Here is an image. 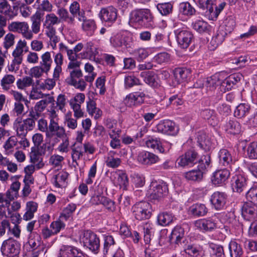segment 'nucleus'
I'll return each mask as SVG.
<instances>
[{
    "label": "nucleus",
    "mask_w": 257,
    "mask_h": 257,
    "mask_svg": "<svg viewBox=\"0 0 257 257\" xmlns=\"http://www.w3.org/2000/svg\"><path fill=\"white\" fill-rule=\"evenodd\" d=\"M101 205H102L105 209L109 212H112L115 210L116 206L115 202L105 196L103 198Z\"/></svg>",
    "instance_id": "nucleus-61"
},
{
    "label": "nucleus",
    "mask_w": 257,
    "mask_h": 257,
    "mask_svg": "<svg viewBox=\"0 0 257 257\" xmlns=\"http://www.w3.org/2000/svg\"><path fill=\"white\" fill-rule=\"evenodd\" d=\"M256 204L249 201L243 203L241 207V215L245 220L253 221L257 217Z\"/></svg>",
    "instance_id": "nucleus-9"
},
{
    "label": "nucleus",
    "mask_w": 257,
    "mask_h": 257,
    "mask_svg": "<svg viewBox=\"0 0 257 257\" xmlns=\"http://www.w3.org/2000/svg\"><path fill=\"white\" fill-rule=\"evenodd\" d=\"M175 122L169 119L164 120L157 125L156 131L162 134L171 135L175 130Z\"/></svg>",
    "instance_id": "nucleus-21"
},
{
    "label": "nucleus",
    "mask_w": 257,
    "mask_h": 257,
    "mask_svg": "<svg viewBox=\"0 0 257 257\" xmlns=\"http://www.w3.org/2000/svg\"><path fill=\"white\" fill-rule=\"evenodd\" d=\"M147 147L152 149H156L160 153H163L165 151L162 147L160 139L152 136H148L144 140Z\"/></svg>",
    "instance_id": "nucleus-26"
},
{
    "label": "nucleus",
    "mask_w": 257,
    "mask_h": 257,
    "mask_svg": "<svg viewBox=\"0 0 257 257\" xmlns=\"http://www.w3.org/2000/svg\"><path fill=\"white\" fill-rule=\"evenodd\" d=\"M199 161L198 154L194 150H189L180 156L178 164L183 167H191L197 163L199 164Z\"/></svg>",
    "instance_id": "nucleus-8"
},
{
    "label": "nucleus",
    "mask_w": 257,
    "mask_h": 257,
    "mask_svg": "<svg viewBox=\"0 0 257 257\" xmlns=\"http://www.w3.org/2000/svg\"><path fill=\"white\" fill-rule=\"evenodd\" d=\"M0 13L4 14L9 19H12L17 15V13L12 10L8 0H0Z\"/></svg>",
    "instance_id": "nucleus-30"
},
{
    "label": "nucleus",
    "mask_w": 257,
    "mask_h": 257,
    "mask_svg": "<svg viewBox=\"0 0 257 257\" xmlns=\"http://www.w3.org/2000/svg\"><path fill=\"white\" fill-rule=\"evenodd\" d=\"M33 82L32 77L26 76L22 79H19L17 80V85L19 89H23L25 87L31 86Z\"/></svg>",
    "instance_id": "nucleus-54"
},
{
    "label": "nucleus",
    "mask_w": 257,
    "mask_h": 257,
    "mask_svg": "<svg viewBox=\"0 0 257 257\" xmlns=\"http://www.w3.org/2000/svg\"><path fill=\"white\" fill-rule=\"evenodd\" d=\"M229 250L231 257H241L243 252L240 244L233 240L229 244Z\"/></svg>",
    "instance_id": "nucleus-36"
},
{
    "label": "nucleus",
    "mask_w": 257,
    "mask_h": 257,
    "mask_svg": "<svg viewBox=\"0 0 257 257\" xmlns=\"http://www.w3.org/2000/svg\"><path fill=\"white\" fill-rule=\"evenodd\" d=\"M121 162V161L120 159L114 158L112 156L108 157L106 160V166L112 168H116L118 167L120 165Z\"/></svg>",
    "instance_id": "nucleus-62"
},
{
    "label": "nucleus",
    "mask_w": 257,
    "mask_h": 257,
    "mask_svg": "<svg viewBox=\"0 0 257 257\" xmlns=\"http://www.w3.org/2000/svg\"><path fill=\"white\" fill-rule=\"evenodd\" d=\"M61 219L59 218L58 220L52 222L50 225V228L55 234L59 232L62 229H64L65 226V223Z\"/></svg>",
    "instance_id": "nucleus-59"
},
{
    "label": "nucleus",
    "mask_w": 257,
    "mask_h": 257,
    "mask_svg": "<svg viewBox=\"0 0 257 257\" xmlns=\"http://www.w3.org/2000/svg\"><path fill=\"white\" fill-rule=\"evenodd\" d=\"M60 24L58 19V17L54 13H49L45 16V19L43 23L44 27L47 29L46 31L55 30L54 27L55 25H58Z\"/></svg>",
    "instance_id": "nucleus-24"
},
{
    "label": "nucleus",
    "mask_w": 257,
    "mask_h": 257,
    "mask_svg": "<svg viewBox=\"0 0 257 257\" xmlns=\"http://www.w3.org/2000/svg\"><path fill=\"white\" fill-rule=\"evenodd\" d=\"M58 257H84L82 252L76 247H64L59 251Z\"/></svg>",
    "instance_id": "nucleus-23"
},
{
    "label": "nucleus",
    "mask_w": 257,
    "mask_h": 257,
    "mask_svg": "<svg viewBox=\"0 0 257 257\" xmlns=\"http://www.w3.org/2000/svg\"><path fill=\"white\" fill-rule=\"evenodd\" d=\"M199 8L203 10H206V15L209 17L210 14V8L213 7L214 3L216 0H194Z\"/></svg>",
    "instance_id": "nucleus-48"
},
{
    "label": "nucleus",
    "mask_w": 257,
    "mask_h": 257,
    "mask_svg": "<svg viewBox=\"0 0 257 257\" xmlns=\"http://www.w3.org/2000/svg\"><path fill=\"white\" fill-rule=\"evenodd\" d=\"M82 72L80 69H75L70 72V78L66 79L69 84L76 81L77 78H80L82 76Z\"/></svg>",
    "instance_id": "nucleus-60"
},
{
    "label": "nucleus",
    "mask_w": 257,
    "mask_h": 257,
    "mask_svg": "<svg viewBox=\"0 0 257 257\" xmlns=\"http://www.w3.org/2000/svg\"><path fill=\"white\" fill-rule=\"evenodd\" d=\"M195 12V9L188 2H181L179 4V13L184 15L190 16Z\"/></svg>",
    "instance_id": "nucleus-47"
},
{
    "label": "nucleus",
    "mask_w": 257,
    "mask_h": 257,
    "mask_svg": "<svg viewBox=\"0 0 257 257\" xmlns=\"http://www.w3.org/2000/svg\"><path fill=\"white\" fill-rule=\"evenodd\" d=\"M231 182L233 191L241 193L246 190L248 179L244 174L239 173L232 177Z\"/></svg>",
    "instance_id": "nucleus-10"
},
{
    "label": "nucleus",
    "mask_w": 257,
    "mask_h": 257,
    "mask_svg": "<svg viewBox=\"0 0 257 257\" xmlns=\"http://www.w3.org/2000/svg\"><path fill=\"white\" fill-rule=\"evenodd\" d=\"M230 175V170L227 168L217 170L213 173L211 180L214 185L222 186L225 184Z\"/></svg>",
    "instance_id": "nucleus-11"
},
{
    "label": "nucleus",
    "mask_w": 257,
    "mask_h": 257,
    "mask_svg": "<svg viewBox=\"0 0 257 257\" xmlns=\"http://www.w3.org/2000/svg\"><path fill=\"white\" fill-rule=\"evenodd\" d=\"M20 185L21 183L19 181L13 182L11 184L10 188L6 193V197L11 201L13 200L15 198H17L18 196Z\"/></svg>",
    "instance_id": "nucleus-39"
},
{
    "label": "nucleus",
    "mask_w": 257,
    "mask_h": 257,
    "mask_svg": "<svg viewBox=\"0 0 257 257\" xmlns=\"http://www.w3.org/2000/svg\"><path fill=\"white\" fill-rule=\"evenodd\" d=\"M178 73L179 78L178 77V84L182 83V86L188 82L191 76V70L186 68H178Z\"/></svg>",
    "instance_id": "nucleus-37"
},
{
    "label": "nucleus",
    "mask_w": 257,
    "mask_h": 257,
    "mask_svg": "<svg viewBox=\"0 0 257 257\" xmlns=\"http://www.w3.org/2000/svg\"><path fill=\"white\" fill-rule=\"evenodd\" d=\"M194 30L200 33H208L211 30V26L203 20H198L192 23Z\"/></svg>",
    "instance_id": "nucleus-38"
},
{
    "label": "nucleus",
    "mask_w": 257,
    "mask_h": 257,
    "mask_svg": "<svg viewBox=\"0 0 257 257\" xmlns=\"http://www.w3.org/2000/svg\"><path fill=\"white\" fill-rule=\"evenodd\" d=\"M57 14L58 15V19L60 23L64 22L68 24H74L75 21L74 17L70 16L66 9L63 8L58 9L57 11Z\"/></svg>",
    "instance_id": "nucleus-34"
},
{
    "label": "nucleus",
    "mask_w": 257,
    "mask_h": 257,
    "mask_svg": "<svg viewBox=\"0 0 257 257\" xmlns=\"http://www.w3.org/2000/svg\"><path fill=\"white\" fill-rule=\"evenodd\" d=\"M225 131L233 135L239 134L241 131L240 124L235 119H230L224 125Z\"/></svg>",
    "instance_id": "nucleus-28"
},
{
    "label": "nucleus",
    "mask_w": 257,
    "mask_h": 257,
    "mask_svg": "<svg viewBox=\"0 0 257 257\" xmlns=\"http://www.w3.org/2000/svg\"><path fill=\"white\" fill-rule=\"evenodd\" d=\"M247 155L250 159H257V142L249 144L247 149Z\"/></svg>",
    "instance_id": "nucleus-53"
},
{
    "label": "nucleus",
    "mask_w": 257,
    "mask_h": 257,
    "mask_svg": "<svg viewBox=\"0 0 257 257\" xmlns=\"http://www.w3.org/2000/svg\"><path fill=\"white\" fill-rule=\"evenodd\" d=\"M226 4L224 2L220 3L218 6L214 3L213 7L210 8V14L209 19L211 20H214L217 19L219 14L223 10Z\"/></svg>",
    "instance_id": "nucleus-42"
},
{
    "label": "nucleus",
    "mask_w": 257,
    "mask_h": 257,
    "mask_svg": "<svg viewBox=\"0 0 257 257\" xmlns=\"http://www.w3.org/2000/svg\"><path fill=\"white\" fill-rule=\"evenodd\" d=\"M180 254L185 257H202L203 252L198 247L190 244L185 249L180 251Z\"/></svg>",
    "instance_id": "nucleus-27"
},
{
    "label": "nucleus",
    "mask_w": 257,
    "mask_h": 257,
    "mask_svg": "<svg viewBox=\"0 0 257 257\" xmlns=\"http://www.w3.org/2000/svg\"><path fill=\"white\" fill-rule=\"evenodd\" d=\"M103 253L106 254L111 247L115 244V241L112 235L106 234L103 235Z\"/></svg>",
    "instance_id": "nucleus-49"
},
{
    "label": "nucleus",
    "mask_w": 257,
    "mask_h": 257,
    "mask_svg": "<svg viewBox=\"0 0 257 257\" xmlns=\"http://www.w3.org/2000/svg\"><path fill=\"white\" fill-rule=\"evenodd\" d=\"M195 226L203 232L212 231L216 228V223L212 218H208L196 221Z\"/></svg>",
    "instance_id": "nucleus-19"
},
{
    "label": "nucleus",
    "mask_w": 257,
    "mask_h": 257,
    "mask_svg": "<svg viewBox=\"0 0 257 257\" xmlns=\"http://www.w3.org/2000/svg\"><path fill=\"white\" fill-rule=\"evenodd\" d=\"M111 45L114 47L124 46L126 48H131L133 45V38L131 34L125 35L118 33L110 39Z\"/></svg>",
    "instance_id": "nucleus-7"
},
{
    "label": "nucleus",
    "mask_w": 257,
    "mask_h": 257,
    "mask_svg": "<svg viewBox=\"0 0 257 257\" xmlns=\"http://www.w3.org/2000/svg\"><path fill=\"white\" fill-rule=\"evenodd\" d=\"M192 38V34L186 30H182L178 33V45L182 49L188 47Z\"/></svg>",
    "instance_id": "nucleus-22"
},
{
    "label": "nucleus",
    "mask_w": 257,
    "mask_h": 257,
    "mask_svg": "<svg viewBox=\"0 0 257 257\" xmlns=\"http://www.w3.org/2000/svg\"><path fill=\"white\" fill-rule=\"evenodd\" d=\"M68 174L66 172H61L53 177V184L57 188H62L65 185Z\"/></svg>",
    "instance_id": "nucleus-41"
},
{
    "label": "nucleus",
    "mask_w": 257,
    "mask_h": 257,
    "mask_svg": "<svg viewBox=\"0 0 257 257\" xmlns=\"http://www.w3.org/2000/svg\"><path fill=\"white\" fill-rule=\"evenodd\" d=\"M153 189H151L150 198L152 199L158 200L167 195L168 192L167 184L162 182L159 184L153 183L152 185Z\"/></svg>",
    "instance_id": "nucleus-14"
},
{
    "label": "nucleus",
    "mask_w": 257,
    "mask_h": 257,
    "mask_svg": "<svg viewBox=\"0 0 257 257\" xmlns=\"http://www.w3.org/2000/svg\"><path fill=\"white\" fill-rule=\"evenodd\" d=\"M157 9L162 15L166 16L170 14L172 11V5L169 3L158 4L157 6Z\"/></svg>",
    "instance_id": "nucleus-52"
},
{
    "label": "nucleus",
    "mask_w": 257,
    "mask_h": 257,
    "mask_svg": "<svg viewBox=\"0 0 257 257\" xmlns=\"http://www.w3.org/2000/svg\"><path fill=\"white\" fill-rule=\"evenodd\" d=\"M15 80V78L12 75L7 74L5 75L1 82L3 88L5 90H8L9 89V86L8 85L13 83Z\"/></svg>",
    "instance_id": "nucleus-58"
},
{
    "label": "nucleus",
    "mask_w": 257,
    "mask_h": 257,
    "mask_svg": "<svg viewBox=\"0 0 257 257\" xmlns=\"http://www.w3.org/2000/svg\"><path fill=\"white\" fill-rule=\"evenodd\" d=\"M10 31L21 33L27 39L31 40L33 37L31 31L29 30L28 24L26 22H13L8 25Z\"/></svg>",
    "instance_id": "nucleus-6"
},
{
    "label": "nucleus",
    "mask_w": 257,
    "mask_h": 257,
    "mask_svg": "<svg viewBox=\"0 0 257 257\" xmlns=\"http://www.w3.org/2000/svg\"><path fill=\"white\" fill-rule=\"evenodd\" d=\"M43 15V13H42L40 11H37L35 14L31 17V19L32 22L31 32L32 33L38 34L40 32L41 22Z\"/></svg>",
    "instance_id": "nucleus-32"
},
{
    "label": "nucleus",
    "mask_w": 257,
    "mask_h": 257,
    "mask_svg": "<svg viewBox=\"0 0 257 257\" xmlns=\"http://www.w3.org/2000/svg\"><path fill=\"white\" fill-rule=\"evenodd\" d=\"M42 61L40 62V65L44 68V70L49 72L51 69L53 60L51 58L50 52H46L41 56Z\"/></svg>",
    "instance_id": "nucleus-45"
},
{
    "label": "nucleus",
    "mask_w": 257,
    "mask_h": 257,
    "mask_svg": "<svg viewBox=\"0 0 257 257\" xmlns=\"http://www.w3.org/2000/svg\"><path fill=\"white\" fill-rule=\"evenodd\" d=\"M21 244L12 237L5 240L2 244L1 251L3 255L8 257H16L20 253Z\"/></svg>",
    "instance_id": "nucleus-4"
},
{
    "label": "nucleus",
    "mask_w": 257,
    "mask_h": 257,
    "mask_svg": "<svg viewBox=\"0 0 257 257\" xmlns=\"http://www.w3.org/2000/svg\"><path fill=\"white\" fill-rule=\"evenodd\" d=\"M209 248L211 257H225L223 247L220 244L209 243Z\"/></svg>",
    "instance_id": "nucleus-35"
},
{
    "label": "nucleus",
    "mask_w": 257,
    "mask_h": 257,
    "mask_svg": "<svg viewBox=\"0 0 257 257\" xmlns=\"http://www.w3.org/2000/svg\"><path fill=\"white\" fill-rule=\"evenodd\" d=\"M134 55L138 61H141L148 57L149 53L147 49L139 48L134 51Z\"/></svg>",
    "instance_id": "nucleus-56"
},
{
    "label": "nucleus",
    "mask_w": 257,
    "mask_h": 257,
    "mask_svg": "<svg viewBox=\"0 0 257 257\" xmlns=\"http://www.w3.org/2000/svg\"><path fill=\"white\" fill-rule=\"evenodd\" d=\"M81 234L80 239L84 247L94 254H97L100 247V240L98 235L90 230H84Z\"/></svg>",
    "instance_id": "nucleus-2"
},
{
    "label": "nucleus",
    "mask_w": 257,
    "mask_h": 257,
    "mask_svg": "<svg viewBox=\"0 0 257 257\" xmlns=\"http://www.w3.org/2000/svg\"><path fill=\"white\" fill-rule=\"evenodd\" d=\"M242 75L239 73H234L230 75L221 83V87L224 91H229L234 85L239 82Z\"/></svg>",
    "instance_id": "nucleus-20"
},
{
    "label": "nucleus",
    "mask_w": 257,
    "mask_h": 257,
    "mask_svg": "<svg viewBox=\"0 0 257 257\" xmlns=\"http://www.w3.org/2000/svg\"><path fill=\"white\" fill-rule=\"evenodd\" d=\"M116 181L120 188H122L123 189H126V187L128 185V180L125 173H119L117 175Z\"/></svg>",
    "instance_id": "nucleus-55"
},
{
    "label": "nucleus",
    "mask_w": 257,
    "mask_h": 257,
    "mask_svg": "<svg viewBox=\"0 0 257 257\" xmlns=\"http://www.w3.org/2000/svg\"><path fill=\"white\" fill-rule=\"evenodd\" d=\"M49 130L48 136L53 137L55 136L57 138H55L54 143H57L59 142V139H62L66 136L65 130L62 126H60L55 119H51L50 124L48 127Z\"/></svg>",
    "instance_id": "nucleus-12"
},
{
    "label": "nucleus",
    "mask_w": 257,
    "mask_h": 257,
    "mask_svg": "<svg viewBox=\"0 0 257 257\" xmlns=\"http://www.w3.org/2000/svg\"><path fill=\"white\" fill-rule=\"evenodd\" d=\"M76 208V205L75 204L71 203L68 204L65 208L63 210L62 213L60 216V218L62 220L64 219L67 220L72 215V214L75 211Z\"/></svg>",
    "instance_id": "nucleus-50"
},
{
    "label": "nucleus",
    "mask_w": 257,
    "mask_h": 257,
    "mask_svg": "<svg viewBox=\"0 0 257 257\" xmlns=\"http://www.w3.org/2000/svg\"><path fill=\"white\" fill-rule=\"evenodd\" d=\"M201 116L208 121L211 125H215L217 124V119L214 114V112L209 109H205L201 112Z\"/></svg>",
    "instance_id": "nucleus-43"
},
{
    "label": "nucleus",
    "mask_w": 257,
    "mask_h": 257,
    "mask_svg": "<svg viewBox=\"0 0 257 257\" xmlns=\"http://www.w3.org/2000/svg\"><path fill=\"white\" fill-rule=\"evenodd\" d=\"M130 20L132 23L146 28H152L155 26L154 16L148 9L133 11L130 14Z\"/></svg>",
    "instance_id": "nucleus-1"
},
{
    "label": "nucleus",
    "mask_w": 257,
    "mask_h": 257,
    "mask_svg": "<svg viewBox=\"0 0 257 257\" xmlns=\"http://www.w3.org/2000/svg\"><path fill=\"white\" fill-rule=\"evenodd\" d=\"M174 216L169 212H162L158 215V221L160 225L165 226L171 223L173 220Z\"/></svg>",
    "instance_id": "nucleus-46"
},
{
    "label": "nucleus",
    "mask_w": 257,
    "mask_h": 257,
    "mask_svg": "<svg viewBox=\"0 0 257 257\" xmlns=\"http://www.w3.org/2000/svg\"><path fill=\"white\" fill-rule=\"evenodd\" d=\"M137 160L142 165H151L158 163L160 159L158 156L153 153L143 151L139 153Z\"/></svg>",
    "instance_id": "nucleus-16"
},
{
    "label": "nucleus",
    "mask_w": 257,
    "mask_h": 257,
    "mask_svg": "<svg viewBox=\"0 0 257 257\" xmlns=\"http://www.w3.org/2000/svg\"><path fill=\"white\" fill-rule=\"evenodd\" d=\"M140 84V80L134 75H128L125 77L124 87L126 89H128L133 87L135 85H138Z\"/></svg>",
    "instance_id": "nucleus-51"
},
{
    "label": "nucleus",
    "mask_w": 257,
    "mask_h": 257,
    "mask_svg": "<svg viewBox=\"0 0 257 257\" xmlns=\"http://www.w3.org/2000/svg\"><path fill=\"white\" fill-rule=\"evenodd\" d=\"M99 16L102 21L112 23L117 18V10L112 6H109L101 9Z\"/></svg>",
    "instance_id": "nucleus-17"
},
{
    "label": "nucleus",
    "mask_w": 257,
    "mask_h": 257,
    "mask_svg": "<svg viewBox=\"0 0 257 257\" xmlns=\"http://www.w3.org/2000/svg\"><path fill=\"white\" fill-rule=\"evenodd\" d=\"M250 109V106L248 103H240L236 107L234 111V115L239 118L245 117L249 113Z\"/></svg>",
    "instance_id": "nucleus-31"
},
{
    "label": "nucleus",
    "mask_w": 257,
    "mask_h": 257,
    "mask_svg": "<svg viewBox=\"0 0 257 257\" xmlns=\"http://www.w3.org/2000/svg\"><path fill=\"white\" fill-rule=\"evenodd\" d=\"M146 94L144 92H135L127 95L124 102L128 107L141 105L144 102Z\"/></svg>",
    "instance_id": "nucleus-13"
},
{
    "label": "nucleus",
    "mask_w": 257,
    "mask_h": 257,
    "mask_svg": "<svg viewBox=\"0 0 257 257\" xmlns=\"http://www.w3.org/2000/svg\"><path fill=\"white\" fill-rule=\"evenodd\" d=\"M14 127L16 130L17 135L18 137L26 136L29 130L26 128L23 121H21V118H17L14 123Z\"/></svg>",
    "instance_id": "nucleus-44"
},
{
    "label": "nucleus",
    "mask_w": 257,
    "mask_h": 257,
    "mask_svg": "<svg viewBox=\"0 0 257 257\" xmlns=\"http://www.w3.org/2000/svg\"><path fill=\"white\" fill-rule=\"evenodd\" d=\"M219 164L226 167H229L231 171L233 170L232 166L235 162L233 161L230 152L227 149H222L218 153Z\"/></svg>",
    "instance_id": "nucleus-18"
},
{
    "label": "nucleus",
    "mask_w": 257,
    "mask_h": 257,
    "mask_svg": "<svg viewBox=\"0 0 257 257\" xmlns=\"http://www.w3.org/2000/svg\"><path fill=\"white\" fill-rule=\"evenodd\" d=\"M227 195L224 192L216 191L211 196L210 202L212 206L216 210L223 209L226 202Z\"/></svg>",
    "instance_id": "nucleus-15"
},
{
    "label": "nucleus",
    "mask_w": 257,
    "mask_h": 257,
    "mask_svg": "<svg viewBox=\"0 0 257 257\" xmlns=\"http://www.w3.org/2000/svg\"><path fill=\"white\" fill-rule=\"evenodd\" d=\"M42 155L39 152L37 147L31 148V151L30 153L31 162L35 165L37 169H40L44 166L43 159L41 157Z\"/></svg>",
    "instance_id": "nucleus-25"
},
{
    "label": "nucleus",
    "mask_w": 257,
    "mask_h": 257,
    "mask_svg": "<svg viewBox=\"0 0 257 257\" xmlns=\"http://www.w3.org/2000/svg\"><path fill=\"white\" fill-rule=\"evenodd\" d=\"M246 197L248 201L257 204V185L250 188L246 193Z\"/></svg>",
    "instance_id": "nucleus-57"
},
{
    "label": "nucleus",
    "mask_w": 257,
    "mask_h": 257,
    "mask_svg": "<svg viewBox=\"0 0 257 257\" xmlns=\"http://www.w3.org/2000/svg\"><path fill=\"white\" fill-rule=\"evenodd\" d=\"M96 28L95 21L92 19H87L82 24V29L88 36H92Z\"/></svg>",
    "instance_id": "nucleus-40"
},
{
    "label": "nucleus",
    "mask_w": 257,
    "mask_h": 257,
    "mask_svg": "<svg viewBox=\"0 0 257 257\" xmlns=\"http://www.w3.org/2000/svg\"><path fill=\"white\" fill-rule=\"evenodd\" d=\"M140 76L144 79L145 83L151 87L153 88L158 87L159 83L157 81V76L154 72H142L140 74Z\"/></svg>",
    "instance_id": "nucleus-29"
},
{
    "label": "nucleus",
    "mask_w": 257,
    "mask_h": 257,
    "mask_svg": "<svg viewBox=\"0 0 257 257\" xmlns=\"http://www.w3.org/2000/svg\"><path fill=\"white\" fill-rule=\"evenodd\" d=\"M210 163V157L203 155L200 158L197 169L192 170L184 174L186 179L193 181H200L203 178V174Z\"/></svg>",
    "instance_id": "nucleus-3"
},
{
    "label": "nucleus",
    "mask_w": 257,
    "mask_h": 257,
    "mask_svg": "<svg viewBox=\"0 0 257 257\" xmlns=\"http://www.w3.org/2000/svg\"><path fill=\"white\" fill-rule=\"evenodd\" d=\"M198 143L199 146L205 151H209L212 147V142L210 138L205 133L198 135Z\"/></svg>",
    "instance_id": "nucleus-33"
},
{
    "label": "nucleus",
    "mask_w": 257,
    "mask_h": 257,
    "mask_svg": "<svg viewBox=\"0 0 257 257\" xmlns=\"http://www.w3.org/2000/svg\"><path fill=\"white\" fill-rule=\"evenodd\" d=\"M133 214L136 219L143 220L149 219L152 215L151 204L146 201L136 203L132 207Z\"/></svg>",
    "instance_id": "nucleus-5"
},
{
    "label": "nucleus",
    "mask_w": 257,
    "mask_h": 257,
    "mask_svg": "<svg viewBox=\"0 0 257 257\" xmlns=\"http://www.w3.org/2000/svg\"><path fill=\"white\" fill-rule=\"evenodd\" d=\"M30 71L32 76L37 78L41 77L43 73L47 74L48 73L47 71L44 70V68L41 65L33 67L31 69Z\"/></svg>",
    "instance_id": "nucleus-63"
},
{
    "label": "nucleus",
    "mask_w": 257,
    "mask_h": 257,
    "mask_svg": "<svg viewBox=\"0 0 257 257\" xmlns=\"http://www.w3.org/2000/svg\"><path fill=\"white\" fill-rule=\"evenodd\" d=\"M225 24V34L231 32L235 26V20L231 17H228L224 22Z\"/></svg>",
    "instance_id": "nucleus-64"
}]
</instances>
